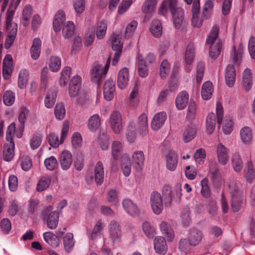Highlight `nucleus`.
Returning a JSON list of instances; mask_svg holds the SVG:
<instances>
[{
	"instance_id": "4c0bfd02",
	"label": "nucleus",
	"mask_w": 255,
	"mask_h": 255,
	"mask_svg": "<svg viewBox=\"0 0 255 255\" xmlns=\"http://www.w3.org/2000/svg\"><path fill=\"white\" fill-rule=\"evenodd\" d=\"M219 32V26L216 25H214L212 27L209 35L207 36L206 40V44L210 45V46H213V45H216V42L215 43V42L217 39Z\"/></svg>"
},
{
	"instance_id": "f8f14e48",
	"label": "nucleus",
	"mask_w": 255,
	"mask_h": 255,
	"mask_svg": "<svg viewBox=\"0 0 255 255\" xmlns=\"http://www.w3.org/2000/svg\"><path fill=\"white\" fill-rule=\"evenodd\" d=\"M137 129L139 134L142 136L148 133L147 118L144 113L141 114L137 119Z\"/></svg>"
},
{
	"instance_id": "9b49d317",
	"label": "nucleus",
	"mask_w": 255,
	"mask_h": 255,
	"mask_svg": "<svg viewBox=\"0 0 255 255\" xmlns=\"http://www.w3.org/2000/svg\"><path fill=\"white\" fill-rule=\"evenodd\" d=\"M243 54V46L240 44L236 49L235 46H233L230 52V59L232 63L234 66L236 64H240L242 61V55Z\"/></svg>"
},
{
	"instance_id": "0eeeda50",
	"label": "nucleus",
	"mask_w": 255,
	"mask_h": 255,
	"mask_svg": "<svg viewBox=\"0 0 255 255\" xmlns=\"http://www.w3.org/2000/svg\"><path fill=\"white\" fill-rule=\"evenodd\" d=\"M110 122L113 131L116 134L120 133L123 129V124L122 115L119 111H115L112 112Z\"/></svg>"
},
{
	"instance_id": "e433bc0d",
	"label": "nucleus",
	"mask_w": 255,
	"mask_h": 255,
	"mask_svg": "<svg viewBox=\"0 0 255 255\" xmlns=\"http://www.w3.org/2000/svg\"><path fill=\"white\" fill-rule=\"evenodd\" d=\"M75 244L73 239V235L68 233L63 237V245L64 249L67 253H70L72 250Z\"/></svg>"
},
{
	"instance_id": "79ce46f5",
	"label": "nucleus",
	"mask_w": 255,
	"mask_h": 255,
	"mask_svg": "<svg viewBox=\"0 0 255 255\" xmlns=\"http://www.w3.org/2000/svg\"><path fill=\"white\" fill-rule=\"evenodd\" d=\"M150 31L152 34L155 37H159L161 36L162 27L160 21L158 19H155L152 21L150 28Z\"/></svg>"
},
{
	"instance_id": "6ab92c4d",
	"label": "nucleus",
	"mask_w": 255,
	"mask_h": 255,
	"mask_svg": "<svg viewBox=\"0 0 255 255\" xmlns=\"http://www.w3.org/2000/svg\"><path fill=\"white\" fill-rule=\"evenodd\" d=\"M231 197L242 196L243 191L241 189V184L236 179L230 180L228 184Z\"/></svg>"
},
{
	"instance_id": "423d86ee",
	"label": "nucleus",
	"mask_w": 255,
	"mask_h": 255,
	"mask_svg": "<svg viewBox=\"0 0 255 255\" xmlns=\"http://www.w3.org/2000/svg\"><path fill=\"white\" fill-rule=\"evenodd\" d=\"M110 238L113 244L120 242L122 237L121 227L116 221H112L109 225Z\"/></svg>"
},
{
	"instance_id": "a878e982",
	"label": "nucleus",
	"mask_w": 255,
	"mask_h": 255,
	"mask_svg": "<svg viewBox=\"0 0 255 255\" xmlns=\"http://www.w3.org/2000/svg\"><path fill=\"white\" fill-rule=\"evenodd\" d=\"M240 138L245 144H250L253 140V133L251 128L244 127L241 128L240 133Z\"/></svg>"
},
{
	"instance_id": "c9c22d12",
	"label": "nucleus",
	"mask_w": 255,
	"mask_h": 255,
	"mask_svg": "<svg viewBox=\"0 0 255 255\" xmlns=\"http://www.w3.org/2000/svg\"><path fill=\"white\" fill-rule=\"evenodd\" d=\"M65 13L63 11H59L55 16L53 22V27L55 32L60 30L61 26L64 21L65 20Z\"/></svg>"
},
{
	"instance_id": "2eb2a0df",
	"label": "nucleus",
	"mask_w": 255,
	"mask_h": 255,
	"mask_svg": "<svg viewBox=\"0 0 255 255\" xmlns=\"http://www.w3.org/2000/svg\"><path fill=\"white\" fill-rule=\"evenodd\" d=\"M123 206L125 211L132 216H138L140 210L138 207L130 199H125L123 201Z\"/></svg>"
},
{
	"instance_id": "c03bdc74",
	"label": "nucleus",
	"mask_w": 255,
	"mask_h": 255,
	"mask_svg": "<svg viewBox=\"0 0 255 255\" xmlns=\"http://www.w3.org/2000/svg\"><path fill=\"white\" fill-rule=\"evenodd\" d=\"M222 47V42L220 39H218L216 43V45L210 46L209 55L211 58L216 59L220 54L221 50Z\"/></svg>"
},
{
	"instance_id": "a18cd8bd",
	"label": "nucleus",
	"mask_w": 255,
	"mask_h": 255,
	"mask_svg": "<svg viewBox=\"0 0 255 255\" xmlns=\"http://www.w3.org/2000/svg\"><path fill=\"white\" fill-rule=\"evenodd\" d=\"M100 118L98 114L92 116L89 119L88 127L92 131H95L100 126Z\"/></svg>"
},
{
	"instance_id": "bf43d9fd",
	"label": "nucleus",
	"mask_w": 255,
	"mask_h": 255,
	"mask_svg": "<svg viewBox=\"0 0 255 255\" xmlns=\"http://www.w3.org/2000/svg\"><path fill=\"white\" fill-rule=\"evenodd\" d=\"M127 139L129 142H133L136 136L135 127L133 123L129 124L127 128Z\"/></svg>"
},
{
	"instance_id": "20e7f679",
	"label": "nucleus",
	"mask_w": 255,
	"mask_h": 255,
	"mask_svg": "<svg viewBox=\"0 0 255 255\" xmlns=\"http://www.w3.org/2000/svg\"><path fill=\"white\" fill-rule=\"evenodd\" d=\"M110 64V58L107 59L104 68L103 65L95 63L93 68L91 70V80L93 82L98 84L100 83L101 79L106 75L108 72Z\"/></svg>"
},
{
	"instance_id": "b1692460",
	"label": "nucleus",
	"mask_w": 255,
	"mask_h": 255,
	"mask_svg": "<svg viewBox=\"0 0 255 255\" xmlns=\"http://www.w3.org/2000/svg\"><path fill=\"white\" fill-rule=\"evenodd\" d=\"M189 102V95L186 91L180 93L176 99L175 104L178 110H183Z\"/></svg>"
},
{
	"instance_id": "cd10ccee",
	"label": "nucleus",
	"mask_w": 255,
	"mask_h": 255,
	"mask_svg": "<svg viewBox=\"0 0 255 255\" xmlns=\"http://www.w3.org/2000/svg\"><path fill=\"white\" fill-rule=\"evenodd\" d=\"M45 241L52 248H56L59 245L60 241L57 236L51 232H46L43 234Z\"/></svg>"
},
{
	"instance_id": "6e6d98bb",
	"label": "nucleus",
	"mask_w": 255,
	"mask_h": 255,
	"mask_svg": "<svg viewBox=\"0 0 255 255\" xmlns=\"http://www.w3.org/2000/svg\"><path fill=\"white\" fill-rule=\"evenodd\" d=\"M196 115V107L194 101L190 100L188 107L186 119L188 121H192L195 119Z\"/></svg>"
},
{
	"instance_id": "393cba45",
	"label": "nucleus",
	"mask_w": 255,
	"mask_h": 255,
	"mask_svg": "<svg viewBox=\"0 0 255 255\" xmlns=\"http://www.w3.org/2000/svg\"><path fill=\"white\" fill-rule=\"evenodd\" d=\"M196 130L193 125H190L185 127L183 129V139L185 142L192 140L195 136Z\"/></svg>"
},
{
	"instance_id": "774afa93",
	"label": "nucleus",
	"mask_w": 255,
	"mask_h": 255,
	"mask_svg": "<svg viewBox=\"0 0 255 255\" xmlns=\"http://www.w3.org/2000/svg\"><path fill=\"white\" fill-rule=\"evenodd\" d=\"M42 141V136L39 133H35L30 141V146L32 149L39 147Z\"/></svg>"
},
{
	"instance_id": "09e8293b",
	"label": "nucleus",
	"mask_w": 255,
	"mask_h": 255,
	"mask_svg": "<svg viewBox=\"0 0 255 255\" xmlns=\"http://www.w3.org/2000/svg\"><path fill=\"white\" fill-rule=\"evenodd\" d=\"M157 4V0H145L141 6V11L147 14L152 12Z\"/></svg>"
},
{
	"instance_id": "a211bd4d",
	"label": "nucleus",
	"mask_w": 255,
	"mask_h": 255,
	"mask_svg": "<svg viewBox=\"0 0 255 255\" xmlns=\"http://www.w3.org/2000/svg\"><path fill=\"white\" fill-rule=\"evenodd\" d=\"M217 154L218 162L222 165L226 164L229 159L228 149L221 143L217 146Z\"/></svg>"
},
{
	"instance_id": "2f4dec72",
	"label": "nucleus",
	"mask_w": 255,
	"mask_h": 255,
	"mask_svg": "<svg viewBox=\"0 0 255 255\" xmlns=\"http://www.w3.org/2000/svg\"><path fill=\"white\" fill-rule=\"evenodd\" d=\"M231 209L234 212L239 211L244 205V199L242 196L231 197Z\"/></svg>"
},
{
	"instance_id": "0e129e2a",
	"label": "nucleus",
	"mask_w": 255,
	"mask_h": 255,
	"mask_svg": "<svg viewBox=\"0 0 255 255\" xmlns=\"http://www.w3.org/2000/svg\"><path fill=\"white\" fill-rule=\"evenodd\" d=\"M44 165L48 170H54L58 165L57 159L54 156H51L45 159Z\"/></svg>"
},
{
	"instance_id": "ea45409f",
	"label": "nucleus",
	"mask_w": 255,
	"mask_h": 255,
	"mask_svg": "<svg viewBox=\"0 0 255 255\" xmlns=\"http://www.w3.org/2000/svg\"><path fill=\"white\" fill-rule=\"evenodd\" d=\"M75 31V25L73 22L68 21L63 25L62 34L65 38H71Z\"/></svg>"
},
{
	"instance_id": "4d7b16f0",
	"label": "nucleus",
	"mask_w": 255,
	"mask_h": 255,
	"mask_svg": "<svg viewBox=\"0 0 255 255\" xmlns=\"http://www.w3.org/2000/svg\"><path fill=\"white\" fill-rule=\"evenodd\" d=\"M61 59L57 56H51L50 59L49 67L53 72L58 71L61 67Z\"/></svg>"
},
{
	"instance_id": "13d9d810",
	"label": "nucleus",
	"mask_w": 255,
	"mask_h": 255,
	"mask_svg": "<svg viewBox=\"0 0 255 255\" xmlns=\"http://www.w3.org/2000/svg\"><path fill=\"white\" fill-rule=\"evenodd\" d=\"M142 230L144 234L148 238H153L155 235V231L154 227L150 223L145 221L142 224Z\"/></svg>"
},
{
	"instance_id": "4be33fe9",
	"label": "nucleus",
	"mask_w": 255,
	"mask_h": 255,
	"mask_svg": "<svg viewBox=\"0 0 255 255\" xmlns=\"http://www.w3.org/2000/svg\"><path fill=\"white\" fill-rule=\"evenodd\" d=\"M144 156L142 151H137L132 155L133 166L137 171H140L144 164Z\"/></svg>"
},
{
	"instance_id": "dca6fc26",
	"label": "nucleus",
	"mask_w": 255,
	"mask_h": 255,
	"mask_svg": "<svg viewBox=\"0 0 255 255\" xmlns=\"http://www.w3.org/2000/svg\"><path fill=\"white\" fill-rule=\"evenodd\" d=\"M73 161L72 155L68 151H63L59 157V162L63 170H67L70 168Z\"/></svg>"
},
{
	"instance_id": "680f3d73",
	"label": "nucleus",
	"mask_w": 255,
	"mask_h": 255,
	"mask_svg": "<svg viewBox=\"0 0 255 255\" xmlns=\"http://www.w3.org/2000/svg\"><path fill=\"white\" fill-rule=\"evenodd\" d=\"M205 69V64L202 61L198 63L196 68V82L199 84L202 81Z\"/></svg>"
},
{
	"instance_id": "1a4fd4ad",
	"label": "nucleus",
	"mask_w": 255,
	"mask_h": 255,
	"mask_svg": "<svg viewBox=\"0 0 255 255\" xmlns=\"http://www.w3.org/2000/svg\"><path fill=\"white\" fill-rule=\"evenodd\" d=\"M195 57V48L192 43H189L186 49L185 52V61L186 64V71L189 73L191 71L190 65L192 63Z\"/></svg>"
},
{
	"instance_id": "49530a36",
	"label": "nucleus",
	"mask_w": 255,
	"mask_h": 255,
	"mask_svg": "<svg viewBox=\"0 0 255 255\" xmlns=\"http://www.w3.org/2000/svg\"><path fill=\"white\" fill-rule=\"evenodd\" d=\"M160 228L162 234L164 235L168 241H172L174 238V234L173 230L170 229L166 222L162 221L160 224Z\"/></svg>"
},
{
	"instance_id": "bb28decb",
	"label": "nucleus",
	"mask_w": 255,
	"mask_h": 255,
	"mask_svg": "<svg viewBox=\"0 0 255 255\" xmlns=\"http://www.w3.org/2000/svg\"><path fill=\"white\" fill-rule=\"evenodd\" d=\"M41 46V41L39 38H35L33 39L32 45L30 48V54L31 58L34 60L38 59L40 55Z\"/></svg>"
},
{
	"instance_id": "58836bf2",
	"label": "nucleus",
	"mask_w": 255,
	"mask_h": 255,
	"mask_svg": "<svg viewBox=\"0 0 255 255\" xmlns=\"http://www.w3.org/2000/svg\"><path fill=\"white\" fill-rule=\"evenodd\" d=\"M216 117L214 113L209 114L206 118V131L209 134H212L216 126Z\"/></svg>"
},
{
	"instance_id": "c756f323",
	"label": "nucleus",
	"mask_w": 255,
	"mask_h": 255,
	"mask_svg": "<svg viewBox=\"0 0 255 255\" xmlns=\"http://www.w3.org/2000/svg\"><path fill=\"white\" fill-rule=\"evenodd\" d=\"M213 91V85L211 82L207 81L203 83L201 90V96L205 100L211 98Z\"/></svg>"
},
{
	"instance_id": "864d4df0",
	"label": "nucleus",
	"mask_w": 255,
	"mask_h": 255,
	"mask_svg": "<svg viewBox=\"0 0 255 255\" xmlns=\"http://www.w3.org/2000/svg\"><path fill=\"white\" fill-rule=\"evenodd\" d=\"M71 68L69 67H65L61 72V77L59 79V84L61 86H65L68 82L71 72Z\"/></svg>"
},
{
	"instance_id": "603ef678",
	"label": "nucleus",
	"mask_w": 255,
	"mask_h": 255,
	"mask_svg": "<svg viewBox=\"0 0 255 255\" xmlns=\"http://www.w3.org/2000/svg\"><path fill=\"white\" fill-rule=\"evenodd\" d=\"M112 148L113 158L117 160L120 158L123 152L122 143L120 141H115L113 143Z\"/></svg>"
},
{
	"instance_id": "ddd939ff",
	"label": "nucleus",
	"mask_w": 255,
	"mask_h": 255,
	"mask_svg": "<svg viewBox=\"0 0 255 255\" xmlns=\"http://www.w3.org/2000/svg\"><path fill=\"white\" fill-rule=\"evenodd\" d=\"M225 78L226 84L230 87H233L236 80V73L234 65L229 64L225 70Z\"/></svg>"
},
{
	"instance_id": "e2e57ef3",
	"label": "nucleus",
	"mask_w": 255,
	"mask_h": 255,
	"mask_svg": "<svg viewBox=\"0 0 255 255\" xmlns=\"http://www.w3.org/2000/svg\"><path fill=\"white\" fill-rule=\"evenodd\" d=\"M29 111L25 107H22L20 109L18 116V121L20 124V128L23 130L24 124L26 120L27 116L28 115Z\"/></svg>"
},
{
	"instance_id": "f257e3e1",
	"label": "nucleus",
	"mask_w": 255,
	"mask_h": 255,
	"mask_svg": "<svg viewBox=\"0 0 255 255\" xmlns=\"http://www.w3.org/2000/svg\"><path fill=\"white\" fill-rule=\"evenodd\" d=\"M12 2L7 10L6 15V30L8 32V36L5 42V48L8 49L12 44L17 33V24L12 22L14 15V10L11 8Z\"/></svg>"
},
{
	"instance_id": "5fc2aeb1",
	"label": "nucleus",
	"mask_w": 255,
	"mask_h": 255,
	"mask_svg": "<svg viewBox=\"0 0 255 255\" xmlns=\"http://www.w3.org/2000/svg\"><path fill=\"white\" fill-rule=\"evenodd\" d=\"M111 38L112 42V48L113 50L116 51H120L122 52L123 46L121 43V36L119 34L113 33Z\"/></svg>"
},
{
	"instance_id": "69168bd1",
	"label": "nucleus",
	"mask_w": 255,
	"mask_h": 255,
	"mask_svg": "<svg viewBox=\"0 0 255 255\" xmlns=\"http://www.w3.org/2000/svg\"><path fill=\"white\" fill-rule=\"evenodd\" d=\"M15 100V97L13 93L10 91H5L3 96V101L7 106L12 105Z\"/></svg>"
},
{
	"instance_id": "f3484780",
	"label": "nucleus",
	"mask_w": 255,
	"mask_h": 255,
	"mask_svg": "<svg viewBox=\"0 0 255 255\" xmlns=\"http://www.w3.org/2000/svg\"><path fill=\"white\" fill-rule=\"evenodd\" d=\"M104 170L103 164L101 161H98L94 169V180L97 185H101L104 181Z\"/></svg>"
},
{
	"instance_id": "a19ab883",
	"label": "nucleus",
	"mask_w": 255,
	"mask_h": 255,
	"mask_svg": "<svg viewBox=\"0 0 255 255\" xmlns=\"http://www.w3.org/2000/svg\"><path fill=\"white\" fill-rule=\"evenodd\" d=\"M232 165L234 170L237 172H239L242 170L243 162L239 153L236 152L233 154Z\"/></svg>"
},
{
	"instance_id": "6e6552de",
	"label": "nucleus",
	"mask_w": 255,
	"mask_h": 255,
	"mask_svg": "<svg viewBox=\"0 0 255 255\" xmlns=\"http://www.w3.org/2000/svg\"><path fill=\"white\" fill-rule=\"evenodd\" d=\"M115 91V82L112 79L107 80L103 86V94L105 99L109 101L112 100L114 98Z\"/></svg>"
},
{
	"instance_id": "8fccbe9b",
	"label": "nucleus",
	"mask_w": 255,
	"mask_h": 255,
	"mask_svg": "<svg viewBox=\"0 0 255 255\" xmlns=\"http://www.w3.org/2000/svg\"><path fill=\"white\" fill-rule=\"evenodd\" d=\"M162 196L165 206H170L172 203V196L171 188L168 185H164L162 189Z\"/></svg>"
},
{
	"instance_id": "338daca9",
	"label": "nucleus",
	"mask_w": 255,
	"mask_h": 255,
	"mask_svg": "<svg viewBox=\"0 0 255 255\" xmlns=\"http://www.w3.org/2000/svg\"><path fill=\"white\" fill-rule=\"evenodd\" d=\"M137 25V22L135 20H132L127 25L125 31L126 38H128L133 34Z\"/></svg>"
},
{
	"instance_id": "412c9836",
	"label": "nucleus",
	"mask_w": 255,
	"mask_h": 255,
	"mask_svg": "<svg viewBox=\"0 0 255 255\" xmlns=\"http://www.w3.org/2000/svg\"><path fill=\"white\" fill-rule=\"evenodd\" d=\"M188 241L191 246H196L201 242L202 238L201 232L196 228L191 229L189 232Z\"/></svg>"
},
{
	"instance_id": "052dcab7",
	"label": "nucleus",
	"mask_w": 255,
	"mask_h": 255,
	"mask_svg": "<svg viewBox=\"0 0 255 255\" xmlns=\"http://www.w3.org/2000/svg\"><path fill=\"white\" fill-rule=\"evenodd\" d=\"M107 28V23L104 21H101L97 28L96 35L99 39H103L106 33Z\"/></svg>"
},
{
	"instance_id": "37998d69",
	"label": "nucleus",
	"mask_w": 255,
	"mask_h": 255,
	"mask_svg": "<svg viewBox=\"0 0 255 255\" xmlns=\"http://www.w3.org/2000/svg\"><path fill=\"white\" fill-rule=\"evenodd\" d=\"M56 96L57 93L55 89H50L48 91L45 98V105L47 108H51L53 106Z\"/></svg>"
},
{
	"instance_id": "aec40b11",
	"label": "nucleus",
	"mask_w": 255,
	"mask_h": 255,
	"mask_svg": "<svg viewBox=\"0 0 255 255\" xmlns=\"http://www.w3.org/2000/svg\"><path fill=\"white\" fill-rule=\"evenodd\" d=\"M154 248L156 253L164 255L166 253L167 247L164 237L159 236L154 239Z\"/></svg>"
},
{
	"instance_id": "f03ea898",
	"label": "nucleus",
	"mask_w": 255,
	"mask_h": 255,
	"mask_svg": "<svg viewBox=\"0 0 255 255\" xmlns=\"http://www.w3.org/2000/svg\"><path fill=\"white\" fill-rule=\"evenodd\" d=\"M52 210L51 206L44 208L42 212V218L46 222L48 228L54 230L57 227L59 216L57 213Z\"/></svg>"
},
{
	"instance_id": "3c124183",
	"label": "nucleus",
	"mask_w": 255,
	"mask_h": 255,
	"mask_svg": "<svg viewBox=\"0 0 255 255\" xmlns=\"http://www.w3.org/2000/svg\"><path fill=\"white\" fill-rule=\"evenodd\" d=\"M122 161V170L124 175L128 177L130 175L131 172V165L129 162V157L127 154H125L123 156Z\"/></svg>"
},
{
	"instance_id": "4468645a",
	"label": "nucleus",
	"mask_w": 255,
	"mask_h": 255,
	"mask_svg": "<svg viewBox=\"0 0 255 255\" xmlns=\"http://www.w3.org/2000/svg\"><path fill=\"white\" fill-rule=\"evenodd\" d=\"M166 119V114L165 112L157 113L153 118L151 123V127L153 130L159 129L164 124Z\"/></svg>"
},
{
	"instance_id": "5701e85b",
	"label": "nucleus",
	"mask_w": 255,
	"mask_h": 255,
	"mask_svg": "<svg viewBox=\"0 0 255 255\" xmlns=\"http://www.w3.org/2000/svg\"><path fill=\"white\" fill-rule=\"evenodd\" d=\"M178 164L177 154L173 151H170L166 156V167L170 171H174Z\"/></svg>"
},
{
	"instance_id": "7c9ffc66",
	"label": "nucleus",
	"mask_w": 255,
	"mask_h": 255,
	"mask_svg": "<svg viewBox=\"0 0 255 255\" xmlns=\"http://www.w3.org/2000/svg\"><path fill=\"white\" fill-rule=\"evenodd\" d=\"M137 64L139 76L142 78H145L148 74V70L142 56L138 55Z\"/></svg>"
},
{
	"instance_id": "de8ad7c7",
	"label": "nucleus",
	"mask_w": 255,
	"mask_h": 255,
	"mask_svg": "<svg viewBox=\"0 0 255 255\" xmlns=\"http://www.w3.org/2000/svg\"><path fill=\"white\" fill-rule=\"evenodd\" d=\"M29 79L28 72L25 69L21 70L19 73L18 80V85L20 89L26 87Z\"/></svg>"
},
{
	"instance_id": "c85d7f7f",
	"label": "nucleus",
	"mask_w": 255,
	"mask_h": 255,
	"mask_svg": "<svg viewBox=\"0 0 255 255\" xmlns=\"http://www.w3.org/2000/svg\"><path fill=\"white\" fill-rule=\"evenodd\" d=\"M244 173L246 180L252 183L255 178V170L252 161H250L247 163Z\"/></svg>"
},
{
	"instance_id": "473e14b6",
	"label": "nucleus",
	"mask_w": 255,
	"mask_h": 255,
	"mask_svg": "<svg viewBox=\"0 0 255 255\" xmlns=\"http://www.w3.org/2000/svg\"><path fill=\"white\" fill-rule=\"evenodd\" d=\"M14 142H9L4 145V149L3 151V158L4 160L9 161L14 156Z\"/></svg>"
},
{
	"instance_id": "7ed1b4c3",
	"label": "nucleus",
	"mask_w": 255,
	"mask_h": 255,
	"mask_svg": "<svg viewBox=\"0 0 255 255\" xmlns=\"http://www.w3.org/2000/svg\"><path fill=\"white\" fill-rule=\"evenodd\" d=\"M169 6L172 15L174 26L176 28H179L184 20V11L181 7H177L176 0H170Z\"/></svg>"
},
{
	"instance_id": "9d476101",
	"label": "nucleus",
	"mask_w": 255,
	"mask_h": 255,
	"mask_svg": "<svg viewBox=\"0 0 255 255\" xmlns=\"http://www.w3.org/2000/svg\"><path fill=\"white\" fill-rule=\"evenodd\" d=\"M129 81V72L128 68L124 67L121 69L118 75L117 85L121 89H125Z\"/></svg>"
},
{
	"instance_id": "72a5a7b5",
	"label": "nucleus",
	"mask_w": 255,
	"mask_h": 255,
	"mask_svg": "<svg viewBox=\"0 0 255 255\" xmlns=\"http://www.w3.org/2000/svg\"><path fill=\"white\" fill-rule=\"evenodd\" d=\"M242 84L245 89L247 91L250 90L252 87V73L249 69H246L243 72Z\"/></svg>"
},
{
	"instance_id": "39448f33",
	"label": "nucleus",
	"mask_w": 255,
	"mask_h": 255,
	"mask_svg": "<svg viewBox=\"0 0 255 255\" xmlns=\"http://www.w3.org/2000/svg\"><path fill=\"white\" fill-rule=\"evenodd\" d=\"M150 203L152 211L155 214L159 215L162 212L163 200L160 193L153 192L150 195Z\"/></svg>"
},
{
	"instance_id": "f704fd0d",
	"label": "nucleus",
	"mask_w": 255,
	"mask_h": 255,
	"mask_svg": "<svg viewBox=\"0 0 255 255\" xmlns=\"http://www.w3.org/2000/svg\"><path fill=\"white\" fill-rule=\"evenodd\" d=\"M51 182V178L49 175L41 177L37 184L36 190L38 192H42L47 189Z\"/></svg>"
}]
</instances>
